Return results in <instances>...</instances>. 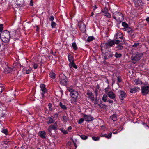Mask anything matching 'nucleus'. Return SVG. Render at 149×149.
<instances>
[{
	"label": "nucleus",
	"instance_id": "nucleus-1",
	"mask_svg": "<svg viewBox=\"0 0 149 149\" xmlns=\"http://www.w3.org/2000/svg\"><path fill=\"white\" fill-rule=\"evenodd\" d=\"M0 37L3 42H7L9 41L10 38V33L7 30L4 31L1 33Z\"/></svg>",
	"mask_w": 149,
	"mask_h": 149
},
{
	"label": "nucleus",
	"instance_id": "nucleus-2",
	"mask_svg": "<svg viewBox=\"0 0 149 149\" xmlns=\"http://www.w3.org/2000/svg\"><path fill=\"white\" fill-rule=\"evenodd\" d=\"M113 18L117 22H120L122 21L124 19L123 15L118 12L114 13Z\"/></svg>",
	"mask_w": 149,
	"mask_h": 149
},
{
	"label": "nucleus",
	"instance_id": "nucleus-3",
	"mask_svg": "<svg viewBox=\"0 0 149 149\" xmlns=\"http://www.w3.org/2000/svg\"><path fill=\"white\" fill-rule=\"evenodd\" d=\"M67 90L70 93L71 97L75 100L78 96L79 94L78 92L74 91L70 88H67Z\"/></svg>",
	"mask_w": 149,
	"mask_h": 149
},
{
	"label": "nucleus",
	"instance_id": "nucleus-4",
	"mask_svg": "<svg viewBox=\"0 0 149 149\" xmlns=\"http://www.w3.org/2000/svg\"><path fill=\"white\" fill-rule=\"evenodd\" d=\"M59 77L60 79V83L63 85H66L67 81L66 76L63 74H60Z\"/></svg>",
	"mask_w": 149,
	"mask_h": 149
},
{
	"label": "nucleus",
	"instance_id": "nucleus-5",
	"mask_svg": "<svg viewBox=\"0 0 149 149\" xmlns=\"http://www.w3.org/2000/svg\"><path fill=\"white\" fill-rule=\"evenodd\" d=\"M141 92L143 95H145L149 93V86H144L141 88Z\"/></svg>",
	"mask_w": 149,
	"mask_h": 149
},
{
	"label": "nucleus",
	"instance_id": "nucleus-6",
	"mask_svg": "<svg viewBox=\"0 0 149 149\" xmlns=\"http://www.w3.org/2000/svg\"><path fill=\"white\" fill-rule=\"evenodd\" d=\"M142 53L137 52L135 56L133 55L132 57V59L133 61H137L140 59V58L142 56Z\"/></svg>",
	"mask_w": 149,
	"mask_h": 149
},
{
	"label": "nucleus",
	"instance_id": "nucleus-7",
	"mask_svg": "<svg viewBox=\"0 0 149 149\" xmlns=\"http://www.w3.org/2000/svg\"><path fill=\"white\" fill-rule=\"evenodd\" d=\"M112 56V54L110 51L106 52L103 56L105 60L107 59Z\"/></svg>",
	"mask_w": 149,
	"mask_h": 149
},
{
	"label": "nucleus",
	"instance_id": "nucleus-8",
	"mask_svg": "<svg viewBox=\"0 0 149 149\" xmlns=\"http://www.w3.org/2000/svg\"><path fill=\"white\" fill-rule=\"evenodd\" d=\"M84 119L86 121H91L93 120V118L91 115L84 114Z\"/></svg>",
	"mask_w": 149,
	"mask_h": 149
},
{
	"label": "nucleus",
	"instance_id": "nucleus-9",
	"mask_svg": "<svg viewBox=\"0 0 149 149\" xmlns=\"http://www.w3.org/2000/svg\"><path fill=\"white\" fill-rule=\"evenodd\" d=\"M79 27L80 30L83 32H84L86 30L85 25L82 22H80L79 24Z\"/></svg>",
	"mask_w": 149,
	"mask_h": 149
},
{
	"label": "nucleus",
	"instance_id": "nucleus-10",
	"mask_svg": "<svg viewBox=\"0 0 149 149\" xmlns=\"http://www.w3.org/2000/svg\"><path fill=\"white\" fill-rule=\"evenodd\" d=\"M122 24L123 26L126 28L123 29L125 31H127L128 30V32L129 33L132 32L131 29V28L127 27L128 24L125 22H123L122 23Z\"/></svg>",
	"mask_w": 149,
	"mask_h": 149
},
{
	"label": "nucleus",
	"instance_id": "nucleus-11",
	"mask_svg": "<svg viewBox=\"0 0 149 149\" xmlns=\"http://www.w3.org/2000/svg\"><path fill=\"white\" fill-rule=\"evenodd\" d=\"M119 93H120V98L121 100H123V99L126 97V93L124 91H119Z\"/></svg>",
	"mask_w": 149,
	"mask_h": 149
},
{
	"label": "nucleus",
	"instance_id": "nucleus-12",
	"mask_svg": "<svg viewBox=\"0 0 149 149\" xmlns=\"http://www.w3.org/2000/svg\"><path fill=\"white\" fill-rule=\"evenodd\" d=\"M40 88L41 91H42V96L44 97L43 94L47 92V89L45 88V86L43 84H41L40 85Z\"/></svg>",
	"mask_w": 149,
	"mask_h": 149
},
{
	"label": "nucleus",
	"instance_id": "nucleus-13",
	"mask_svg": "<svg viewBox=\"0 0 149 149\" xmlns=\"http://www.w3.org/2000/svg\"><path fill=\"white\" fill-rule=\"evenodd\" d=\"M104 13L103 15H104L108 17L109 18H110L111 17L110 14L108 12V10L107 8H105L104 11L102 10L100 13Z\"/></svg>",
	"mask_w": 149,
	"mask_h": 149
},
{
	"label": "nucleus",
	"instance_id": "nucleus-14",
	"mask_svg": "<svg viewBox=\"0 0 149 149\" xmlns=\"http://www.w3.org/2000/svg\"><path fill=\"white\" fill-rule=\"evenodd\" d=\"M56 123V122L54 125H51L49 127L48 130L49 132H51L52 130H56L57 128Z\"/></svg>",
	"mask_w": 149,
	"mask_h": 149
},
{
	"label": "nucleus",
	"instance_id": "nucleus-15",
	"mask_svg": "<svg viewBox=\"0 0 149 149\" xmlns=\"http://www.w3.org/2000/svg\"><path fill=\"white\" fill-rule=\"evenodd\" d=\"M15 3L18 6H22L24 4V0H16Z\"/></svg>",
	"mask_w": 149,
	"mask_h": 149
},
{
	"label": "nucleus",
	"instance_id": "nucleus-16",
	"mask_svg": "<svg viewBox=\"0 0 149 149\" xmlns=\"http://www.w3.org/2000/svg\"><path fill=\"white\" fill-rule=\"evenodd\" d=\"M101 50L102 52L104 51L105 50L107 49L108 46L107 44L105 43H103L101 44Z\"/></svg>",
	"mask_w": 149,
	"mask_h": 149
},
{
	"label": "nucleus",
	"instance_id": "nucleus-17",
	"mask_svg": "<svg viewBox=\"0 0 149 149\" xmlns=\"http://www.w3.org/2000/svg\"><path fill=\"white\" fill-rule=\"evenodd\" d=\"M134 2L136 6H140L142 4L141 0H134Z\"/></svg>",
	"mask_w": 149,
	"mask_h": 149
},
{
	"label": "nucleus",
	"instance_id": "nucleus-18",
	"mask_svg": "<svg viewBox=\"0 0 149 149\" xmlns=\"http://www.w3.org/2000/svg\"><path fill=\"white\" fill-rule=\"evenodd\" d=\"M108 96L111 99H114L115 97V95L113 92L111 91L108 92L107 93Z\"/></svg>",
	"mask_w": 149,
	"mask_h": 149
},
{
	"label": "nucleus",
	"instance_id": "nucleus-19",
	"mask_svg": "<svg viewBox=\"0 0 149 149\" xmlns=\"http://www.w3.org/2000/svg\"><path fill=\"white\" fill-rule=\"evenodd\" d=\"M23 71H25L26 74H28L32 72V69L30 67L28 68H24Z\"/></svg>",
	"mask_w": 149,
	"mask_h": 149
},
{
	"label": "nucleus",
	"instance_id": "nucleus-20",
	"mask_svg": "<svg viewBox=\"0 0 149 149\" xmlns=\"http://www.w3.org/2000/svg\"><path fill=\"white\" fill-rule=\"evenodd\" d=\"M115 44V42L113 40H109L108 41L107 44L108 47H111Z\"/></svg>",
	"mask_w": 149,
	"mask_h": 149
},
{
	"label": "nucleus",
	"instance_id": "nucleus-21",
	"mask_svg": "<svg viewBox=\"0 0 149 149\" xmlns=\"http://www.w3.org/2000/svg\"><path fill=\"white\" fill-rule=\"evenodd\" d=\"M87 95L88 96V97L92 101L94 100V96L91 92H88L87 93Z\"/></svg>",
	"mask_w": 149,
	"mask_h": 149
},
{
	"label": "nucleus",
	"instance_id": "nucleus-22",
	"mask_svg": "<svg viewBox=\"0 0 149 149\" xmlns=\"http://www.w3.org/2000/svg\"><path fill=\"white\" fill-rule=\"evenodd\" d=\"M140 89L139 88L135 87L131 89L130 91L131 93H135L137 91L139 90Z\"/></svg>",
	"mask_w": 149,
	"mask_h": 149
},
{
	"label": "nucleus",
	"instance_id": "nucleus-23",
	"mask_svg": "<svg viewBox=\"0 0 149 149\" xmlns=\"http://www.w3.org/2000/svg\"><path fill=\"white\" fill-rule=\"evenodd\" d=\"M39 134L40 135V136L42 138H45V136L46 135V133L45 131H40L39 132Z\"/></svg>",
	"mask_w": 149,
	"mask_h": 149
},
{
	"label": "nucleus",
	"instance_id": "nucleus-24",
	"mask_svg": "<svg viewBox=\"0 0 149 149\" xmlns=\"http://www.w3.org/2000/svg\"><path fill=\"white\" fill-rule=\"evenodd\" d=\"M116 38V39L122 38H123V36L122 33H117L115 36Z\"/></svg>",
	"mask_w": 149,
	"mask_h": 149
},
{
	"label": "nucleus",
	"instance_id": "nucleus-25",
	"mask_svg": "<svg viewBox=\"0 0 149 149\" xmlns=\"http://www.w3.org/2000/svg\"><path fill=\"white\" fill-rule=\"evenodd\" d=\"M112 134L111 133H110L109 134L107 135L106 134H102L101 136L102 137H105L107 139H110L111 138L112 136Z\"/></svg>",
	"mask_w": 149,
	"mask_h": 149
},
{
	"label": "nucleus",
	"instance_id": "nucleus-26",
	"mask_svg": "<svg viewBox=\"0 0 149 149\" xmlns=\"http://www.w3.org/2000/svg\"><path fill=\"white\" fill-rule=\"evenodd\" d=\"M47 120H48V121H47V123L48 124L53 123L54 121V120H53L52 118L51 117H48Z\"/></svg>",
	"mask_w": 149,
	"mask_h": 149
},
{
	"label": "nucleus",
	"instance_id": "nucleus-27",
	"mask_svg": "<svg viewBox=\"0 0 149 149\" xmlns=\"http://www.w3.org/2000/svg\"><path fill=\"white\" fill-rule=\"evenodd\" d=\"M69 66L70 68L72 67H73L75 69H77V66L74 63L73 61L72 62H70L69 63Z\"/></svg>",
	"mask_w": 149,
	"mask_h": 149
},
{
	"label": "nucleus",
	"instance_id": "nucleus-28",
	"mask_svg": "<svg viewBox=\"0 0 149 149\" xmlns=\"http://www.w3.org/2000/svg\"><path fill=\"white\" fill-rule=\"evenodd\" d=\"M4 70L5 72L8 73L10 71L11 69L9 67L7 66L4 68Z\"/></svg>",
	"mask_w": 149,
	"mask_h": 149
},
{
	"label": "nucleus",
	"instance_id": "nucleus-29",
	"mask_svg": "<svg viewBox=\"0 0 149 149\" xmlns=\"http://www.w3.org/2000/svg\"><path fill=\"white\" fill-rule=\"evenodd\" d=\"M69 121L68 117L66 116H64L63 117V121L64 122H66Z\"/></svg>",
	"mask_w": 149,
	"mask_h": 149
},
{
	"label": "nucleus",
	"instance_id": "nucleus-30",
	"mask_svg": "<svg viewBox=\"0 0 149 149\" xmlns=\"http://www.w3.org/2000/svg\"><path fill=\"white\" fill-rule=\"evenodd\" d=\"M68 58L70 62H72L73 61V57L71 55H68Z\"/></svg>",
	"mask_w": 149,
	"mask_h": 149
},
{
	"label": "nucleus",
	"instance_id": "nucleus-31",
	"mask_svg": "<svg viewBox=\"0 0 149 149\" xmlns=\"http://www.w3.org/2000/svg\"><path fill=\"white\" fill-rule=\"evenodd\" d=\"M59 105L61 108L63 110H65L67 109V107L65 105L63 104L62 102H61L59 103Z\"/></svg>",
	"mask_w": 149,
	"mask_h": 149
},
{
	"label": "nucleus",
	"instance_id": "nucleus-32",
	"mask_svg": "<svg viewBox=\"0 0 149 149\" xmlns=\"http://www.w3.org/2000/svg\"><path fill=\"white\" fill-rule=\"evenodd\" d=\"M134 82L135 84L137 85L140 84L141 83V81L138 79H135L134 80Z\"/></svg>",
	"mask_w": 149,
	"mask_h": 149
},
{
	"label": "nucleus",
	"instance_id": "nucleus-33",
	"mask_svg": "<svg viewBox=\"0 0 149 149\" xmlns=\"http://www.w3.org/2000/svg\"><path fill=\"white\" fill-rule=\"evenodd\" d=\"M110 118L113 121H115L117 119V117L116 115L114 114L111 116L110 117Z\"/></svg>",
	"mask_w": 149,
	"mask_h": 149
},
{
	"label": "nucleus",
	"instance_id": "nucleus-34",
	"mask_svg": "<svg viewBox=\"0 0 149 149\" xmlns=\"http://www.w3.org/2000/svg\"><path fill=\"white\" fill-rule=\"evenodd\" d=\"M50 77L54 79L55 76V74L54 73L51 72L49 74Z\"/></svg>",
	"mask_w": 149,
	"mask_h": 149
},
{
	"label": "nucleus",
	"instance_id": "nucleus-35",
	"mask_svg": "<svg viewBox=\"0 0 149 149\" xmlns=\"http://www.w3.org/2000/svg\"><path fill=\"white\" fill-rule=\"evenodd\" d=\"M107 99V96L105 95H104L102 98V100L104 102H106Z\"/></svg>",
	"mask_w": 149,
	"mask_h": 149
},
{
	"label": "nucleus",
	"instance_id": "nucleus-36",
	"mask_svg": "<svg viewBox=\"0 0 149 149\" xmlns=\"http://www.w3.org/2000/svg\"><path fill=\"white\" fill-rule=\"evenodd\" d=\"M4 87L3 85L1 84H0V93H1L3 91L4 89Z\"/></svg>",
	"mask_w": 149,
	"mask_h": 149
},
{
	"label": "nucleus",
	"instance_id": "nucleus-37",
	"mask_svg": "<svg viewBox=\"0 0 149 149\" xmlns=\"http://www.w3.org/2000/svg\"><path fill=\"white\" fill-rule=\"evenodd\" d=\"M72 46L74 50H76L77 49V45L76 43H73L72 44Z\"/></svg>",
	"mask_w": 149,
	"mask_h": 149
},
{
	"label": "nucleus",
	"instance_id": "nucleus-38",
	"mask_svg": "<svg viewBox=\"0 0 149 149\" xmlns=\"http://www.w3.org/2000/svg\"><path fill=\"white\" fill-rule=\"evenodd\" d=\"M122 56V54L120 53H118L116 52L115 54V56L117 58H120Z\"/></svg>",
	"mask_w": 149,
	"mask_h": 149
},
{
	"label": "nucleus",
	"instance_id": "nucleus-39",
	"mask_svg": "<svg viewBox=\"0 0 149 149\" xmlns=\"http://www.w3.org/2000/svg\"><path fill=\"white\" fill-rule=\"evenodd\" d=\"M61 130L64 134H66L68 133L67 131L63 128H61Z\"/></svg>",
	"mask_w": 149,
	"mask_h": 149
},
{
	"label": "nucleus",
	"instance_id": "nucleus-40",
	"mask_svg": "<svg viewBox=\"0 0 149 149\" xmlns=\"http://www.w3.org/2000/svg\"><path fill=\"white\" fill-rule=\"evenodd\" d=\"M80 137L82 139L84 140L87 139L88 138V136H87L83 135H81Z\"/></svg>",
	"mask_w": 149,
	"mask_h": 149
},
{
	"label": "nucleus",
	"instance_id": "nucleus-41",
	"mask_svg": "<svg viewBox=\"0 0 149 149\" xmlns=\"http://www.w3.org/2000/svg\"><path fill=\"white\" fill-rule=\"evenodd\" d=\"M1 131L2 132L4 133V134L6 135H7V130L6 129H2Z\"/></svg>",
	"mask_w": 149,
	"mask_h": 149
},
{
	"label": "nucleus",
	"instance_id": "nucleus-42",
	"mask_svg": "<svg viewBox=\"0 0 149 149\" xmlns=\"http://www.w3.org/2000/svg\"><path fill=\"white\" fill-rule=\"evenodd\" d=\"M94 39V38L93 36H90L88 37L87 40L88 41H91L93 40Z\"/></svg>",
	"mask_w": 149,
	"mask_h": 149
},
{
	"label": "nucleus",
	"instance_id": "nucleus-43",
	"mask_svg": "<svg viewBox=\"0 0 149 149\" xmlns=\"http://www.w3.org/2000/svg\"><path fill=\"white\" fill-rule=\"evenodd\" d=\"M56 25V23L55 22L52 21L51 24V26L52 28H54L55 26Z\"/></svg>",
	"mask_w": 149,
	"mask_h": 149
},
{
	"label": "nucleus",
	"instance_id": "nucleus-44",
	"mask_svg": "<svg viewBox=\"0 0 149 149\" xmlns=\"http://www.w3.org/2000/svg\"><path fill=\"white\" fill-rule=\"evenodd\" d=\"M58 117V114H54L52 116V118L54 119V120H56Z\"/></svg>",
	"mask_w": 149,
	"mask_h": 149
},
{
	"label": "nucleus",
	"instance_id": "nucleus-45",
	"mask_svg": "<svg viewBox=\"0 0 149 149\" xmlns=\"http://www.w3.org/2000/svg\"><path fill=\"white\" fill-rule=\"evenodd\" d=\"M3 24H0V32H1V33L3 32Z\"/></svg>",
	"mask_w": 149,
	"mask_h": 149
},
{
	"label": "nucleus",
	"instance_id": "nucleus-46",
	"mask_svg": "<svg viewBox=\"0 0 149 149\" xmlns=\"http://www.w3.org/2000/svg\"><path fill=\"white\" fill-rule=\"evenodd\" d=\"M92 138L93 140L95 141H98L99 139V138L96 137H93Z\"/></svg>",
	"mask_w": 149,
	"mask_h": 149
},
{
	"label": "nucleus",
	"instance_id": "nucleus-47",
	"mask_svg": "<svg viewBox=\"0 0 149 149\" xmlns=\"http://www.w3.org/2000/svg\"><path fill=\"white\" fill-rule=\"evenodd\" d=\"M84 120V119H83V118H81L79 121L78 123L79 124L81 123H82L83 122Z\"/></svg>",
	"mask_w": 149,
	"mask_h": 149
},
{
	"label": "nucleus",
	"instance_id": "nucleus-48",
	"mask_svg": "<svg viewBox=\"0 0 149 149\" xmlns=\"http://www.w3.org/2000/svg\"><path fill=\"white\" fill-rule=\"evenodd\" d=\"M123 129V128H122L121 130H120L119 131H118L117 132H116V130H113V133L114 134H117L118 132H119V131H120L122 129Z\"/></svg>",
	"mask_w": 149,
	"mask_h": 149
},
{
	"label": "nucleus",
	"instance_id": "nucleus-49",
	"mask_svg": "<svg viewBox=\"0 0 149 149\" xmlns=\"http://www.w3.org/2000/svg\"><path fill=\"white\" fill-rule=\"evenodd\" d=\"M123 48V47L122 46L120 45H118L117 47V48L118 49H122Z\"/></svg>",
	"mask_w": 149,
	"mask_h": 149
},
{
	"label": "nucleus",
	"instance_id": "nucleus-50",
	"mask_svg": "<svg viewBox=\"0 0 149 149\" xmlns=\"http://www.w3.org/2000/svg\"><path fill=\"white\" fill-rule=\"evenodd\" d=\"M49 19L51 21H53L54 19V17L52 16H50L49 17Z\"/></svg>",
	"mask_w": 149,
	"mask_h": 149
},
{
	"label": "nucleus",
	"instance_id": "nucleus-51",
	"mask_svg": "<svg viewBox=\"0 0 149 149\" xmlns=\"http://www.w3.org/2000/svg\"><path fill=\"white\" fill-rule=\"evenodd\" d=\"M121 79L120 78L118 77L117 78V82L119 83L121 82Z\"/></svg>",
	"mask_w": 149,
	"mask_h": 149
},
{
	"label": "nucleus",
	"instance_id": "nucleus-52",
	"mask_svg": "<svg viewBox=\"0 0 149 149\" xmlns=\"http://www.w3.org/2000/svg\"><path fill=\"white\" fill-rule=\"evenodd\" d=\"M139 44V43H135L134 45H133V47H136Z\"/></svg>",
	"mask_w": 149,
	"mask_h": 149
},
{
	"label": "nucleus",
	"instance_id": "nucleus-53",
	"mask_svg": "<svg viewBox=\"0 0 149 149\" xmlns=\"http://www.w3.org/2000/svg\"><path fill=\"white\" fill-rule=\"evenodd\" d=\"M33 66L34 67V68L35 69H36L37 68L38 65L34 63L33 65Z\"/></svg>",
	"mask_w": 149,
	"mask_h": 149
},
{
	"label": "nucleus",
	"instance_id": "nucleus-54",
	"mask_svg": "<svg viewBox=\"0 0 149 149\" xmlns=\"http://www.w3.org/2000/svg\"><path fill=\"white\" fill-rule=\"evenodd\" d=\"M142 124L144 126H146V127H147L148 128H149V127L148 126V125L145 123H142Z\"/></svg>",
	"mask_w": 149,
	"mask_h": 149
},
{
	"label": "nucleus",
	"instance_id": "nucleus-55",
	"mask_svg": "<svg viewBox=\"0 0 149 149\" xmlns=\"http://www.w3.org/2000/svg\"><path fill=\"white\" fill-rule=\"evenodd\" d=\"M109 90V88L108 87L106 88L105 89V91L106 93H107V92H108V91Z\"/></svg>",
	"mask_w": 149,
	"mask_h": 149
},
{
	"label": "nucleus",
	"instance_id": "nucleus-56",
	"mask_svg": "<svg viewBox=\"0 0 149 149\" xmlns=\"http://www.w3.org/2000/svg\"><path fill=\"white\" fill-rule=\"evenodd\" d=\"M48 107L50 110H51L52 104H49L48 105Z\"/></svg>",
	"mask_w": 149,
	"mask_h": 149
},
{
	"label": "nucleus",
	"instance_id": "nucleus-57",
	"mask_svg": "<svg viewBox=\"0 0 149 149\" xmlns=\"http://www.w3.org/2000/svg\"><path fill=\"white\" fill-rule=\"evenodd\" d=\"M93 10H95L97 8V7L96 5H95L93 6Z\"/></svg>",
	"mask_w": 149,
	"mask_h": 149
},
{
	"label": "nucleus",
	"instance_id": "nucleus-58",
	"mask_svg": "<svg viewBox=\"0 0 149 149\" xmlns=\"http://www.w3.org/2000/svg\"><path fill=\"white\" fill-rule=\"evenodd\" d=\"M30 4V5L31 6H33V3L32 1V0H31Z\"/></svg>",
	"mask_w": 149,
	"mask_h": 149
},
{
	"label": "nucleus",
	"instance_id": "nucleus-59",
	"mask_svg": "<svg viewBox=\"0 0 149 149\" xmlns=\"http://www.w3.org/2000/svg\"><path fill=\"white\" fill-rule=\"evenodd\" d=\"M120 42V41L118 40H116L115 42V43L116 44H119Z\"/></svg>",
	"mask_w": 149,
	"mask_h": 149
},
{
	"label": "nucleus",
	"instance_id": "nucleus-60",
	"mask_svg": "<svg viewBox=\"0 0 149 149\" xmlns=\"http://www.w3.org/2000/svg\"><path fill=\"white\" fill-rule=\"evenodd\" d=\"M101 128L103 129L104 130H105V129H104V128H105V126L104 125H102L101 127Z\"/></svg>",
	"mask_w": 149,
	"mask_h": 149
},
{
	"label": "nucleus",
	"instance_id": "nucleus-61",
	"mask_svg": "<svg viewBox=\"0 0 149 149\" xmlns=\"http://www.w3.org/2000/svg\"><path fill=\"white\" fill-rule=\"evenodd\" d=\"M108 102H109V103H112L113 102V101L111 100H109L108 101Z\"/></svg>",
	"mask_w": 149,
	"mask_h": 149
},
{
	"label": "nucleus",
	"instance_id": "nucleus-62",
	"mask_svg": "<svg viewBox=\"0 0 149 149\" xmlns=\"http://www.w3.org/2000/svg\"><path fill=\"white\" fill-rule=\"evenodd\" d=\"M72 129V127L71 126H69L68 127V130H71Z\"/></svg>",
	"mask_w": 149,
	"mask_h": 149
},
{
	"label": "nucleus",
	"instance_id": "nucleus-63",
	"mask_svg": "<svg viewBox=\"0 0 149 149\" xmlns=\"http://www.w3.org/2000/svg\"><path fill=\"white\" fill-rule=\"evenodd\" d=\"M146 20L147 22H149V17L147 18Z\"/></svg>",
	"mask_w": 149,
	"mask_h": 149
},
{
	"label": "nucleus",
	"instance_id": "nucleus-64",
	"mask_svg": "<svg viewBox=\"0 0 149 149\" xmlns=\"http://www.w3.org/2000/svg\"><path fill=\"white\" fill-rule=\"evenodd\" d=\"M105 82H106L107 83H108L109 84L108 80L107 79L106 80Z\"/></svg>",
	"mask_w": 149,
	"mask_h": 149
}]
</instances>
